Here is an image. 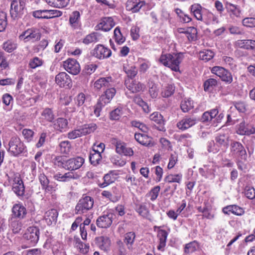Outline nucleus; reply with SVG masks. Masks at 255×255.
<instances>
[{
    "instance_id": "obj_1",
    "label": "nucleus",
    "mask_w": 255,
    "mask_h": 255,
    "mask_svg": "<svg viewBox=\"0 0 255 255\" xmlns=\"http://www.w3.org/2000/svg\"><path fill=\"white\" fill-rule=\"evenodd\" d=\"M191 11L198 20L203 21L207 24L218 23V17L206 9H203L198 4H194L190 7Z\"/></svg>"
},
{
    "instance_id": "obj_2",
    "label": "nucleus",
    "mask_w": 255,
    "mask_h": 255,
    "mask_svg": "<svg viewBox=\"0 0 255 255\" xmlns=\"http://www.w3.org/2000/svg\"><path fill=\"white\" fill-rule=\"evenodd\" d=\"M183 59V55L181 53L171 55L162 54L159 61L164 66L169 67L172 70L178 71L179 70V64Z\"/></svg>"
},
{
    "instance_id": "obj_3",
    "label": "nucleus",
    "mask_w": 255,
    "mask_h": 255,
    "mask_svg": "<svg viewBox=\"0 0 255 255\" xmlns=\"http://www.w3.org/2000/svg\"><path fill=\"white\" fill-rule=\"evenodd\" d=\"M224 117L223 113H219L217 109H213L205 112L201 118L202 123L206 124H217L220 123Z\"/></svg>"
},
{
    "instance_id": "obj_4",
    "label": "nucleus",
    "mask_w": 255,
    "mask_h": 255,
    "mask_svg": "<svg viewBox=\"0 0 255 255\" xmlns=\"http://www.w3.org/2000/svg\"><path fill=\"white\" fill-rule=\"evenodd\" d=\"M8 178L9 181L10 180L13 181L12 191L19 199H22L25 195V186L20 174L18 173H13L10 177L8 176Z\"/></svg>"
},
{
    "instance_id": "obj_5",
    "label": "nucleus",
    "mask_w": 255,
    "mask_h": 255,
    "mask_svg": "<svg viewBox=\"0 0 255 255\" xmlns=\"http://www.w3.org/2000/svg\"><path fill=\"white\" fill-rule=\"evenodd\" d=\"M8 151L13 156H17L26 151V147L17 136L12 137L8 143Z\"/></svg>"
},
{
    "instance_id": "obj_6",
    "label": "nucleus",
    "mask_w": 255,
    "mask_h": 255,
    "mask_svg": "<svg viewBox=\"0 0 255 255\" xmlns=\"http://www.w3.org/2000/svg\"><path fill=\"white\" fill-rule=\"evenodd\" d=\"M97 125L94 123L85 125L78 129H74L68 133L67 136L70 139H75L77 137L85 135L94 132L97 129Z\"/></svg>"
},
{
    "instance_id": "obj_7",
    "label": "nucleus",
    "mask_w": 255,
    "mask_h": 255,
    "mask_svg": "<svg viewBox=\"0 0 255 255\" xmlns=\"http://www.w3.org/2000/svg\"><path fill=\"white\" fill-rule=\"evenodd\" d=\"M230 154L240 160L246 161L247 153L243 145L240 142L233 141L230 144Z\"/></svg>"
},
{
    "instance_id": "obj_8",
    "label": "nucleus",
    "mask_w": 255,
    "mask_h": 255,
    "mask_svg": "<svg viewBox=\"0 0 255 255\" xmlns=\"http://www.w3.org/2000/svg\"><path fill=\"white\" fill-rule=\"evenodd\" d=\"M94 205V199L90 196H86L81 198L77 204L75 212L76 214H82L91 210Z\"/></svg>"
},
{
    "instance_id": "obj_9",
    "label": "nucleus",
    "mask_w": 255,
    "mask_h": 255,
    "mask_svg": "<svg viewBox=\"0 0 255 255\" xmlns=\"http://www.w3.org/2000/svg\"><path fill=\"white\" fill-rule=\"evenodd\" d=\"M26 0H18L10 4V13L11 17L13 19L21 17L24 14L25 9Z\"/></svg>"
},
{
    "instance_id": "obj_10",
    "label": "nucleus",
    "mask_w": 255,
    "mask_h": 255,
    "mask_svg": "<svg viewBox=\"0 0 255 255\" xmlns=\"http://www.w3.org/2000/svg\"><path fill=\"white\" fill-rule=\"evenodd\" d=\"M215 143L213 141L209 143L208 146V151L211 152L216 153L219 149L216 147H219L227 148L229 145V137L225 134H220L215 137Z\"/></svg>"
},
{
    "instance_id": "obj_11",
    "label": "nucleus",
    "mask_w": 255,
    "mask_h": 255,
    "mask_svg": "<svg viewBox=\"0 0 255 255\" xmlns=\"http://www.w3.org/2000/svg\"><path fill=\"white\" fill-rule=\"evenodd\" d=\"M212 73L215 74L221 78L222 81L230 84L233 81L231 73L224 68L220 66H214L211 69Z\"/></svg>"
},
{
    "instance_id": "obj_12",
    "label": "nucleus",
    "mask_w": 255,
    "mask_h": 255,
    "mask_svg": "<svg viewBox=\"0 0 255 255\" xmlns=\"http://www.w3.org/2000/svg\"><path fill=\"white\" fill-rule=\"evenodd\" d=\"M39 230L37 227H30L26 230L23 237L28 242L29 244L34 245L39 240Z\"/></svg>"
},
{
    "instance_id": "obj_13",
    "label": "nucleus",
    "mask_w": 255,
    "mask_h": 255,
    "mask_svg": "<svg viewBox=\"0 0 255 255\" xmlns=\"http://www.w3.org/2000/svg\"><path fill=\"white\" fill-rule=\"evenodd\" d=\"M63 66L66 71L72 75H77L81 70L79 63L72 58H69L64 61Z\"/></svg>"
},
{
    "instance_id": "obj_14",
    "label": "nucleus",
    "mask_w": 255,
    "mask_h": 255,
    "mask_svg": "<svg viewBox=\"0 0 255 255\" xmlns=\"http://www.w3.org/2000/svg\"><path fill=\"white\" fill-rule=\"evenodd\" d=\"M19 39L25 42L31 40L32 42L37 41L40 38V33L38 29L34 28H29L19 35Z\"/></svg>"
},
{
    "instance_id": "obj_15",
    "label": "nucleus",
    "mask_w": 255,
    "mask_h": 255,
    "mask_svg": "<svg viewBox=\"0 0 255 255\" xmlns=\"http://www.w3.org/2000/svg\"><path fill=\"white\" fill-rule=\"evenodd\" d=\"M91 54L99 59H103L110 57L112 54V51L103 45L99 44L91 51Z\"/></svg>"
},
{
    "instance_id": "obj_16",
    "label": "nucleus",
    "mask_w": 255,
    "mask_h": 255,
    "mask_svg": "<svg viewBox=\"0 0 255 255\" xmlns=\"http://www.w3.org/2000/svg\"><path fill=\"white\" fill-rule=\"evenodd\" d=\"M197 123V120L196 118L186 116L177 122L176 127L179 129L184 131L194 126Z\"/></svg>"
},
{
    "instance_id": "obj_17",
    "label": "nucleus",
    "mask_w": 255,
    "mask_h": 255,
    "mask_svg": "<svg viewBox=\"0 0 255 255\" xmlns=\"http://www.w3.org/2000/svg\"><path fill=\"white\" fill-rule=\"evenodd\" d=\"M112 143L115 145L116 150L118 154L128 156L133 155V151L132 148L127 147L126 143L124 142L114 139L113 140Z\"/></svg>"
},
{
    "instance_id": "obj_18",
    "label": "nucleus",
    "mask_w": 255,
    "mask_h": 255,
    "mask_svg": "<svg viewBox=\"0 0 255 255\" xmlns=\"http://www.w3.org/2000/svg\"><path fill=\"white\" fill-rule=\"evenodd\" d=\"M85 160L83 158L77 156L67 160L65 165V169L73 171L79 169L84 164Z\"/></svg>"
},
{
    "instance_id": "obj_19",
    "label": "nucleus",
    "mask_w": 255,
    "mask_h": 255,
    "mask_svg": "<svg viewBox=\"0 0 255 255\" xmlns=\"http://www.w3.org/2000/svg\"><path fill=\"white\" fill-rule=\"evenodd\" d=\"M126 88L131 93H135L142 91L144 89V85L140 82L135 80L127 78L125 81Z\"/></svg>"
},
{
    "instance_id": "obj_20",
    "label": "nucleus",
    "mask_w": 255,
    "mask_h": 255,
    "mask_svg": "<svg viewBox=\"0 0 255 255\" xmlns=\"http://www.w3.org/2000/svg\"><path fill=\"white\" fill-rule=\"evenodd\" d=\"M55 82L61 87L70 88L72 85L70 76L65 72H61L57 74L55 77Z\"/></svg>"
},
{
    "instance_id": "obj_21",
    "label": "nucleus",
    "mask_w": 255,
    "mask_h": 255,
    "mask_svg": "<svg viewBox=\"0 0 255 255\" xmlns=\"http://www.w3.org/2000/svg\"><path fill=\"white\" fill-rule=\"evenodd\" d=\"M11 211L12 217L19 219L24 218L27 214L26 209L22 203H17L13 205Z\"/></svg>"
},
{
    "instance_id": "obj_22",
    "label": "nucleus",
    "mask_w": 255,
    "mask_h": 255,
    "mask_svg": "<svg viewBox=\"0 0 255 255\" xmlns=\"http://www.w3.org/2000/svg\"><path fill=\"white\" fill-rule=\"evenodd\" d=\"M114 215L112 213H107L99 217L96 221L98 227L107 228L112 224Z\"/></svg>"
},
{
    "instance_id": "obj_23",
    "label": "nucleus",
    "mask_w": 255,
    "mask_h": 255,
    "mask_svg": "<svg viewBox=\"0 0 255 255\" xmlns=\"http://www.w3.org/2000/svg\"><path fill=\"white\" fill-rule=\"evenodd\" d=\"M145 5V2L141 0H128L126 2L127 10L133 13L138 12L142 7Z\"/></svg>"
},
{
    "instance_id": "obj_24",
    "label": "nucleus",
    "mask_w": 255,
    "mask_h": 255,
    "mask_svg": "<svg viewBox=\"0 0 255 255\" xmlns=\"http://www.w3.org/2000/svg\"><path fill=\"white\" fill-rule=\"evenodd\" d=\"M237 132L240 135H250L255 133V128L252 125L246 124L243 121L238 126Z\"/></svg>"
},
{
    "instance_id": "obj_25",
    "label": "nucleus",
    "mask_w": 255,
    "mask_h": 255,
    "mask_svg": "<svg viewBox=\"0 0 255 255\" xmlns=\"http://www.w3.org/2000/svg\"><path fill=\"white\" fill-rule=\"evenodd\" d=\"M79 177V176L77 174L71 171L66 172L64 174L58 172L53 175V178L55 180L61 182H68L71 179H77Z\"/></svg>"
},
{
    "instance_id": "obj_26",
    "label": "nucleus",
    "mask_w": 255,
    "mask_h": 255,
    "mask_svg": "<svg viewBox=\"0 0 255 255\" xmlns=\"http://www.w3.org/2000/svg\"><path fill=\"white\" fill-rule=\"evenodd\" d=\"M150 119L156 123L158 126H156L159 131H165L164 121L163 116L158 112H154L150 115Z\"/></svg>"
},
{
    "instance_id": "obj_27",
    "label": "nucleus",
    "mask_w": 255,
    "mask_h": 255,
    "mask_svg": "<svg viewBox=\"0 0 255 255\" xmlns=\"http://www.w3.org/2000/svg\"><path fill=\"white\" fill-rule=\"evenodd\" d=\"M116 92V89L114 88L108 89L101 95L98 101L105 106L111 102Z\"/></svg>"
},
{
    "instance_id": "obj_28",
    "label": "nucleus",
    "mask_w": 255,
    "mask_h": 255,
    "mask_svg": "<svg viewBox=\"0 0 255 255\" xmlns=\"http://www.w3.org/2000/svg\"><path fill=\"white\" fill-rule=\"evenodd\" d=\"M58 216V213L56 209H51L45 213L44 219L47 224L49 226L52 224H56Z\"/></svg>"
},
{
    "instance_id": "obj_29",
    "label": "nucleus",
    "mask_w": 255,
    "mask_h": 255,
    "mask_svg": "<svg viewBox=\"0 0 255 255\" xmlns=\"http://www.w3.org/2000/svg\"><path fill=\"white\" fill-rule=\"evenodd\" d=\"M134 138L136 141L144 146H152V138L144 133H135Z\"/></svg>"
},
{
    "instance_id": "obj_30",
    "label": "nucleus",
    "mask_w": 255,
    "mask_h": 255,
    "mask_svg": "<svg viewBox=\"0 0 255 255\" xmlns=\"http://www.w3.org/2000/svg\"><path fill=\"white\" fill-rule=\"evenodd\" d=\"M115 25L113 18L111 17H106L103 18L101 22L98 24L100 29L105 31L110 30Z\"/></svg>"
},
{
    "instance_id": "obj_31",
    "label": "nucleus",
    "mask_w": 255,
    "mask_h": 255,
    "mask_svg": "<svg viewBox=\"0 0 255 255\" xmlns=\"http://www.w3.org/2000/svg\"><path fill=\"white\" fill-rule=\"evenodd\" d=\"M54 128L60 132L66 130L68 127V121L66 119L63 118H58L56 120L53 121Z\"/></svg>"
},
{
    "instance_id": "obj_32",
    "label": "nucleus",
    "mask_w": 255,
    "mask_h": 255,
    "mask_svg": "<svg viewBox=\"0 0 255 255\" xmlns=\"http://www.w3.org/2000/svg\"><path fill=\"white\" fill-rule=\"evenodd\" d=\"M113 79L111 77H103L97 80L94 83V87L97 89H100L102 87H109L112 86Z\"/></svg>"
},
{
    "instance_id": "obj_33",
    "label": "nucleus",
    "mask_w": 255,
    "mask_h": 255,
    "mask_svg": "<svg viewBox=\"0 0 255 255\" xmlns=\"http://www.w3.org/2000/svg\"><path fill=\"white\" fill-rule=\"evenodd\" d=\"M116 175L114 171H110L104 175L103 178L104 181L102 183H99V186L101 188H105L114 182L116 179Z\"/></svg>"
},
{
    "instance_id": "obj_34",
    "label": "nucleus",
    "mask_w": 255,
    "mask_h": 255,
    "mask_svg": "<svg viewBox=\"0 0 255 255\" xmlns=\"http://www.w3.org/2000/svg\"><path fill=\"white\" fill-rule=\"evenodd\" d=\"M168 233L164 230L159 229L157 231V238L159 240V245L157 246L158 250H163L166 246Z\"/></svg>"
},
{
    "instance_id": "obj_35",
    "label": "nucleus",
    "mask_w": 255,
    "mask_h": 255,
    "mask_svg": "<svg viewBox=\"0 0 255 255\" xmlns=\"http://www.w3.org/2000/svg\"><path fill=\"white\" fill-rule=\"evenodd\" d=\"M101 152L99 149H94L90 153L89 160L92 164L96 166L102 159Z\"/></svg>"
},
{
    "instance_id": "obj_36",
    "label": "nucleus",
    "mask_w": 255,
    "mask_h": 255,
    "mask_svg": "<svg viewBox=\"0 0 255 255\" xmlns=\"http://www.w3.org/2000/svg\"><path fill=\"white\" fill-rule=\"evenodd\" d=\"M237 44L241 48L252 50L255 52V40H239L237 42Z\"/></svg>"
},
{
    "instance_id": "obj_37",
    "label": "nucleus",
    "mask_w": 255,
    "mask_h": 255,
    "mask_svg": "<svg viewBox=\"0 0 255 255\" xmlns=\"http://www.w3.org/2000/svg\"><path fill=\"white\" fill-rule=\"evenodd\" d=\"M123 70L127 74L128 78L130 79H133L137 74L138 70L135 66L124 65Z\"/></svg>"
},
{
    "instance_id": "obj_38",
    "label": "nucleus",
    "mask_w": 255,
    "mask_h": 255,
    "mask_svg": "<svg viewBox=\"0 0 255 255\" xmlns=\"http://www.w3.org/2000/svg\"><path fill=\"white\" fill-rule=\"evenodd\" d=\"M98 246L105 251H107L111 245V241L107 237L101 236L97 238Z\"/></svg>"
},
{
    "instance_id": "obj_39",
    "label": "nucleus",
    "mask_w": 255,
    "mask_h": 255,
    "mask_svg": "<svg viewBox=\"0 0 255 255\" xmlns=\"http://www.w3.org/2000/svg\"><path fill=\"white\" fill-rule=\"evenodd\" d=\"M81 14L79 11L75 10L72 12L69 17V23L70 25L76 28L80 23Z\"/></svg>"
},
{
    "instance_id": "obj_40",
    "label": "nucleus",
    "mask_w": 255,
    "mask_h": 255,
    "mask_svg": "<svg viewBox=\"0 0 255 255\" xmlns=\"http://www.w3.org/2000/svg\"><path fill=\"white\" fill-rule=\"evenodd\" d=\"M180 108L182 112L187 113L194 108V102L191 99H184L181 102Z\"/></svg>"
},
{
    "instance_id": "obj_41",
    "label": "nucleus",
    "mask_w": 255,
    "mask_h": 255,
    "mask_svg": "<svg viewBox=\"0 0 255 255\" xmlns=\"http://www.w3.org/2000/svg\"><path fill=\"white\" fill-rule=\"evenodd\" d=\"M175 91V87L172 84H168L163 86L161 91V95L164 98H168L172 95Z\"/></svg>"
},
{
    "instance_id": "obj_42",
    "label": "nucleus",
    "mask_w": 255,
    "mask_h": 255,
    "mask_svg": "<svg viewBox=\"0 0 255 255\" xmlns=\"http://www.w3.org/2000/svg\"><path fill=\"white\" fill-rule=\"evenodd\" d=\"M204 167L205 168L206 172L207 173L206 178L214 177L215 173L218 169V167L213 163L205 165Z\"/></svg>"
},
{
    "instance_id": "obj_43",
    "label": "nucleus",
    "mask_w": 255,
    "mask_h": 255,
    "mask_svg": "<svg viewBox=\"0 0 255 255\" xmlns=\"http://www.w3.org/2000/svg\"><path fill=\"white\" fill-rule=\"evenodd\" d=\"M214 53L211 50L206 49L199 53V58L200 59L207 62L211 60L214 56Z\"/></svg>"
},
{
    "instance_id": "obj_44",
    "label": "nucleus",
    "mask_w": 255,
    "mask_h": 255,
    "mask_svg": "<svg viewBox=\"0 0 255 255\" xmlns=\"http://www.w3.org/2000/svg\"><path fill=\"white\" fill-rule=\"evenodd\" d=\"M42 118L48 122H53L54 119V115L51 109L45 108L41 114Z\"/></svg>"
},
{
    "instance_id": "obj_45",
    "label": "nucleus",
    "mask_w": 255,
    "mask_h": 255,
    "mask_svg": "<svg viewBox=\"0 0 255 255\" xmlns=\"http://www.w3.org/2000/svg\"><path fill=\"white\" fill-rule=\"evenodd\" d=\"M217 85V81L214 78H209L204 83V89L205 91H211Z\"/></svg>"
},
{
    "instance_id": "obj_46",
    "label": "nucleus",
    "mask_w": 255,
    "mask_h": 255,
    "mask_svg": "<svg viewBox=\"0 0 255 255\" xmlns=\"http://www.w3.org/2000/svg\"><path fill=\"white\" fill-rule=\"evenodd\" d=\"M115 254L117 255H127V251L124 243L119 240L117 242L116 246L115 249Z\"/></svg>"
},
{
    "instance_id": "obj_47",
    "label": "nucleus",
    "mask_w": 255,
    "mask_h": 255,
    "mask_svg": "<svg viewBox=\"0 0 255 255\" xmlns=\"http://www.w3.org/2000/svg\"><path fill=\"white\" fill-rule=\"evenodd\" d=\"M135 210L140 216L143 217H146L148 216V210L144 204H136Z\"/></svg>"
},
{
    "instance_id": "obj_48",
    "label": "nucleus",
    "mask_w": 255,
    "mask_h": 255,
    "mask_svg": "<svg viewBox=\"0 0 255 255\" xmlns=\"http://www.w3.org/2000/svg\"><path fill=\"white\" fill-rule=\"evenodd\" d=\"M135 238L134 232H130L125 234L124 242L127 244L128 249H130Z\"/></svg>"
},
{
    "instance_id": "obj_49",
    "label": "nucleus",
    "mask_w": 255,
    "mask_h": 255,
    "mask_svg": "<svg viewBox=\"0 0 255 255\" xmlns=\"http://www.w3.org/2000/svg\"><path fill=\"white\" fill-rule=\"evenodd\" d=\"M182 178V175L180 173L176 174H169L166 176L164 179L165 181L168 183L176 182L180 183Z\"/></svg>"
},
{
    "instance_id": "obj_50",
    "label": "nucleus",
    "mask_w": 255,
    "mask_h": 255,
    "mask_svg": "<svg viewBox=\"0 0 255 255\" xmlns=\"http://www.w3.org/2000/svg\"><path fill=\"white\" fill-rule=\"evenodd\" d=\"M3 49L8 53H11L17 48L16 43L10 40L4 42L2 46Z\"/></svg>"
},
{
    "instance_id": "obj_51",
    "label": "nucleus",
    "mask_w": 255,
    "mask_h": 255,
    "mask_svg": "<svg viewBox=\"0 0 255 255\" xmlns=\"http://www.w3.org/2000/svg\"><path fill=\"white\" fill-rule=\"evenodd\" d=\"M198 243L194 241L185 245L184 252L186 254H190L194 252L198 248Z\"/></svg>"
},
{
    "instance_id": "obj_52",
    "label": "nucleus",
    "mask_w": 255,
    "mask_h": 255,
    "mask_svg": "<svg viewBox=\"0 0 255 255\" xmlns=\"http://www.w3.org/2000/svg\"><path fill=\"white\" fill-rule=\"evenodd\" d=\"M76 246L78 248L80 252L84 254H87L89 252V244H84L79 239L76 240Z\"/></svg>"
},
{
    "instance_id": "obj_53",
    "label": "nucleus",
    "mask_w": 255,
    "mask_h": 255,
    "mask_svg": "<svg viewBox=\"0 0 255 255\" xmlns=\"http://www.w3.org/2000/svg\"><path fill=\"white\" fill-rule=\"evenodd\" d=\"M49 10H37L33 11L32 15L37 18H50V16L48 15Z\"/></svg>"
},
{
    "instance_id": "obj_54",
    "label": "nucleus",
    "mask_w": 255,
    "mask_h": 255,
    "mask_svg": "<svg viewBox=\"0 0 255 255\" xmlns=\"http://www.w3.org/2000/svg\"><path fill=\"white\" fill-rule=\"evenodd\" d=\"M114 37L116 41L119 44H121L125 41L126 38L123 36L119 27H117L114 30Z\"/></svg>"
},
{
    "instance_id": "obj_55",
    "label": "nucleus",
    "mask_w": 255,
    "mask_h": 255,
    "mask_svg": "<svg viewBox=\"0 0 255 255\" xmlns=\"http://www.w3.org/2000/svg\"><path fill=\"white\" fill-rule=\"evenodd\" d=\"M60 152L64 154H68L70 151L71 144L69 141H62L59 144Z\"/></svg>"
},
{
    "instance_id": "obj_56",
    "label": "nucleus",
    "mask_w": 255,
    "mask_h": 255,
    "mask_svg": "<svg viewBox=\"0 0 255 255\" xmlns=\"http://www.w3.org/2000/svg\"><path fill=\"white\" fill-rule=\"evenodd\" d=\"M7 14L4 11L0 12V32L4 31L7 26Z\"/></svg>"
},
{
    "instance_id": "obj_57",
    "label": "nucleus",
    "mask_w": 255,
    "mask_h": 255,
    "mask_svg": "<svg viewBox=\"0 0 255 255\" xmlns=\"http://www.w3.org/2000/svg\"><path fill=\"white\" fill-rule=\"evenodd\" d=\"M160 190V187L159 186H156L152 188L150 191L146 194L147 196L150 197V200L152 201L155 200L159 194Z\"/></svg>"
},
{
    "instance_id": "obj_58",
    "label": "nucleus",
    "mask_w": 255,
    "mask_h": 255,
    "mask_svg": "<svg viewBox=\"0 0 255 255\" xmlns=\"http://www.w3.org/2000/svg\"><path fill=\"white\" fill-rule=\"evenodd\" d=\"M103 197L108 199L112 202H118L120 198V196L113 195L112 193L109 191L104 190L101 193Z\"/></svg>"
},
{
    "instance_id": "obj_59",
    "label": "nucleus",
    "mask_w": 255,
    "mask_h": 255,
    "mask_svg": "<svg viewBox=\"0 0 255 255\" xmlns=\"http://www.w3.org/2000/svg\"><path fill=\"white\" fill-rule=\"evenodd\" d=\"M149 93L152 98L157 97L158 93V89L157 85L152 82L149 83Z\"/></svg>"
},
{
    "instance_id": "obj_60",
    "label": "nucleus",
    "mask_w": 255,
    "mask_h": 255,
    "mask_svg": "<svg viewBox=\"0 0 255 255\" xmlns=\"http://www.w3.org/2000/svg\"><path fill=\"white\" fill-rule=\"evenodd\" d=\"M98 41L96 33H92L87 35L83 40V42L85 44H89Z\"/></svg>"
},
{
    "instance_id": "obj_61",
    "label": "nucleus",
    "mask_w": 255,
    "mask_h": 255,
    "mask_svg": "<svg viewBox=\"0 0 255 255\" xmlns=\"http://www.w3.org/2000/svg\"><path fill=\"white\" fill-rule=\"evenodd\" d=\"M22 133L26 141L29 142L32 140L34 134L32 130L25 128L22 130Z\"/></svg>"
},
{
    "instance_id": "obj_62",
    "label": "nucleus",
    "mask_w": 255,
    "mask_h": 255,
    "mask_svg": "<svg viewBox=\"0 0 255 255\" xmlns=\"http://www.w3.org/2000/svg\"><path fill=\"white\" fill-rule=\"evenodd\" d=\"M42 64V60L40 58L35 57L30 61L29 66L31 68L35 69L38 67L41 66Z\"/></svg>"
},
{
    "instance_id": "obj_63",
    "label": "nucleus",
    "mask_w": 255,
    "mask_h": 255,
    "mask_svg": "<svg viewBox=\"0 0 255 255\" xmlns=\"http://www.w3.org/2000/svg\"><path fill=\"white\" fill-rule=\"evenodd\" d=\"M245 195L249 199L255 198V190L253 187L247 186L244 191Z\"/></svg>"
},
{
    "instance_id": "obj_64",
    "label": "nucleus",
    "mask_w": 255,
    "mask_h": 255,
    "mask_svg": "<svg viewBox=\"0 0 255 255\" xmlns=\"http://www.w3.org/2000/svg\"><path fill=\"white\" fill-rule=\"evenodd\" d=\"M242 23L247 27H255V18L246 17L243 20Z\"/></svg>"
}]
</instances>
